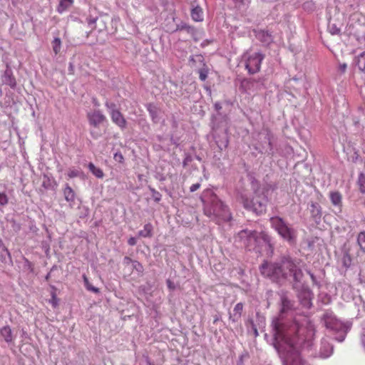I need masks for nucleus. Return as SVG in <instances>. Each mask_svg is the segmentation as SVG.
<instances>
[{
	"label": "nucleus",
	"instance_id": "2f4dec72",
	"mask_svg": "<svg viewBox=\"0 0 365 365\" xmlns=\"http://www.w3.org/2000/svg\"><path fill=\"white\" fill-rule=\"evenodd\" d=\"M246 325L247 327L248 332L250 331V328H249V326H250V329L253 333L254 336L255 337L258 336V335H259L258 330H257V327H256L255 324L254 323V321L252 319H248V320L246 322Z\"/></svg>",
	"mask_w": 365,
	"mask_h": 365
},
{
	"label": "nucleus",
	"instance_id": "9d476101",
	"mask_svg": "<svg viewBox=\"0 0 365 365\" xmlns=\"http://www.w3.org/2000/svg\"><path fill=\"white\" fill-rule=\"evenodd\" d=\"M240 87L245 91H255L264 88V78H244L240 83Z\"/></svg>",
	"mask_w": 365,
	"mask_h": 365
},
{
	"label": "nucleus",
	"instance_id": "c03bdc74",
	"mask_svg": "<svg viewBox=\"0 0 365 365\" xmlns=\"http://www.w3.org/2000/svg\"><path fill=\"white\" fill-rule=\"evenodd\" d=\"M136 242H137L136 239H135V237H130V238L128 239V245H130V246H134V245H136Z\"/></svg>",
	"mask_w": 365,
	"mask_h": 365
},
{
	"label": "nucleus",
	"instance_id": "58836bf2",
	"mask_svg": "<svg viewBox=\"0 0 365 365\" xmlns=\"http://www.w3.org/2000/svg\"><path fill=\"white\" fill-rule=\"evenodd\" d=\"M153 192V197L154 198L155 202H159L161 200V194L156 191L155 189H151Z\"/></svg>",
	"mask_w": 365,
	"mask_h": 365
},
{
	"label": "nucleus",
	"instance_id": "3c124183",
	"mask_svg": "<svg viewBox=\"0 0 365 365\" xmlns=\"http://www.w3.org/2000/svg\"><path fill=\"white\" fill-rule=\"evenodd\" d=\"M135 262L137 264V265H138V266H139V268H140V269H142V268H143L142 264H141L140 263H139V262Z\"/></svg>",
	"mask_w": 365,
	"mask_h": 365
},
{
	"label": "nucleus",
	"instance_id": "423d86ee",
	"mask_svg": "<svg viewBox=\"0 0 365 365\" xmlns=\"http://www.w3.org/2000/svg\"><path fill=\"white\" fill-rule=\"evenodd\" d=\"M256 230H242L234 236V244L236 247L242 245L249 250H255V241L257 236Z\"/></svg>",
	"mask_w": 365,
	"mask_h": 365
},
{
	"label": "nucleus",
	"instance_id": "1a4fd4ad",
	"mask_svg": "<svg viewBox=\"0 0 365 365\" xmlns=\"http://www.w3.org/2000/svg\"><path fill=\"white\" fill-rule=\"evenodd\" d=\"M294 290L297 292V297L300 304L306 309H310L312 307L313 293L309 288L303 287L302 280L301 281L300 288Z\"/></svg>",
	"mask_w": 365,
	"mask_h": 365
},
{
	"label": "nucleus",
	"instance_id": "37998d69",
	"mask_svg": "<svg viewBox=\"0 0 365 365\" xmlns=\"http://www.w3.org/2000/svg\"><path fill=\"white\" fill-rule=\"evenodd\" d=\"M200 187V183H195V184H193L190 186V192H195L197 190H198L199 188Z\"/></svg>",
	"mask_w": 365,
	"mask_h": 365
},
{
	"label": "nucleus",
	"instance_id": "f8f14e48",
	"mask_svg": "<svg viewBox=\"0 0 365 365\" xmlns=\"http://www.w3.org/2000/svg\"><path fill=\"white\" fill-rule=\"evenodd\" d=\"M260 147L256 148L259 153L267 154L268 155H273L274 150L272 145V135L267 133L261 140Z\"/></svg>",
	"mask_w": 365,
	"mask_h": 365
},
{
	"label": "nucleus",
	"instance_id": "0eeeda50",
	"mask_svg": "<svg viewBox=\"0 0 365 365\" xmlns=\"http://www.w3.org/2000/svg\"><path fill=\"white\" fill-rule=\"evenodd\" d=\"M257 236L255 241V250L261 252L263 249L268 255H272L274 252V245L272 242V237L265 232L256 231Z\"/></svg>",
	"mask_w": 365,
	"mask_h": 365
},
{
	"label": "nucleus",
	"instance_id": "412c9836",
	"mask_svg": "<svg viewBox=\"0 0 365 365\" xmlns=\"http://www.w3.org/2000/svg\"><path fill=\"white\" fill-rule=\"evenodd\" d=\"M243 307L242 302L237 303L233 309V314H230V319H232L233 322H238L241 318Z\"/></svg>",
	"mask_w": 365,
	"mask_h": 365
},
{
	"label": "nucleus",
	"instance_id": "7ed1b4c3",
	"mask_svg": "<svg viewBox=\"0 0 365 365\" xmlns=\"http://www.w3.org/2000/svg\"><path fill=\"white\" fill-rule=\"evenodd\" d=\"M322 319L327 329H330L334 334V339L342 342L351 329L352 324L349 322L344 323L339 320L331 310H326L322 317Z\"/></svg>",
	"mask_w": 365,
	"mask_h": 365
},
{
	"label": "nucleus",
	"instance_id": "f3484780",
	"mask_svg": "<svg viewBox=\"0 0 365 365\" xmlns=\"http://www.w3.org/2000/svg\"><path fill=\"white\" fill-rule=\"evenodd\" d=\"M329 198L332 205L341 208L342 207V195L339 191H334L329 193Z\"/></svg>",
	"mask_w": 365,
	"mask_h": 365
},
{
	"label": "nucleus",
	"instance_id": "4d7b16f0",
	"mask_svg": "<svg viewBox=\"0 0 365 365\" xmlns=\"http://www.w3.org/2000/svg\"><path fill=\"white\" fill-rule=\"evenodd\" d=\"M6 250L7 251L8 255H10V252L8 251V250H7V249H6Z\"/></svg>",
	"mask_w": 365,
	"mask_h": 365
},
{
	"label": "nucleus",
	"instance_id": "6e6552de",
	"mask_svg": "<svg viewBox=\"0 0 365 365\" xmlns=\"http://www.w3.org/2000/svg\"><path fill=\"white\" fill-rule=\"evenodd\" d=\"M264 55L260 52H255L248 56L245 61V68L250 74H255L259 71L261 63Z\"/></svg>",
	"mask_w": 365,
	"mask_h": 365
},
{
	"label": "nucleus",
	"instance_id": "393cba45",
	"mask_svg": "<svg viewBox=\"0 0 365 365\" xmlns=\"http://www.w3.org/2000/svg\"><path fill=\"white\" fill-rule=\"evenodd\" d=\"M88 167L89 170L96 178H103L104 173H103V170L101 168L96 167L93 163H90L88 164Z\"/></svg>",
	"mask_w": 365,
	"mask_h": 365
},
{
	"label": "nucleus",
	"instance_id": "4468645a",
	"mask_svg": "<svg viewBox=\"0 0 365 365\" xmlns=\"http://www.w3.org/2000/svg\"><path fill=\"white\" fill-rule=\"evenodd\" d=\"M308 209L310 211L312 219L316 224L319 225L322 217V210L320 205L317 202L311 201L308 204Z\"/></svg>",
	"mask_w": 365,
	"mask_h": 365
},
{
	"label": "nucleus",
	"instance_id": "bb28decb",
	"mask_svg": "<svg viewBox=\"0 0 365 365\" xmlns=\"http://www.w3.org/2000/svg\"><path fill=\"white\" fill-rule=\"evenodd\" d=\"M53 53L57 55L60 53L61 48V40L58 37H55L51 42Z\"/></svg>",
	"mask_w": 365,
	"mask_h": 365
},
{
	"label": "nucleus",
	"instance_id": "052dcab7",
	"mask_svg": "<svg viewBox=\"0 0 365 365\" xmlns=\"http://www.w3.org/2000/svg\"><path fill=\"white\" fill-rule=\"evenodd\" d=\"M139 266L135 267V269H138Z\"/></svg>",
	"mask_w": 365,
	"mask_h": 365
},
{
	"label": "nucleus",
	"instance_id": "cd10ccee",
	"mask_svg": "<svg viewBox=\"0 0 365 365\" xmlns=\"http://www.w3.org/2000/svg\"><path fill=\"white\" fill-rule=\"evenodd\" d=\"M357 185L361 193L365 194V175L360 173L358 177Z\"/></svg>",
	"mask_w": 365,
	"mask_h": 365
},
{
	"label": "nucleus",
	"instance_id": "f704fd0d",
	"mask_svg": "<svg viewBox=\"0 0 365 365\" xmlns=\"http://www.w3.org/2000/svg\"><path fill=\"white\" fill-rule=\"evenodd\" d=\"M208 71L206 68H202L199 71V78L201 81H204L207 77Z\"/></svg>",
	"mask_w": 365,
	"mask_h": 365
},
{
	"label": "nucleus",
	"instance_id": "ea45409f",
	"mask_svg": "<svg viewBox=\"0 0 365 365\" xmlns=\"http://www.w3.org/2000/svg\"><path fill=\"white\" fill-rule=\"evenodd\" d=\"M307 272L310 276L312 283L317 286H319V282L317 281L316 276L309 270H307Z\"/></svg>",
	"mask_w": 365,
	"mask_h": 365
},
{
	"label": "nucleus",
	"instance_id": "ddd939ff",
	"mask_svg": "<svg viewBox=\"0 0 365 365\" xmlns=\"http://www.w3.org/2000/svg\"><path fill=\"white\" fill-rule=\"evenodd\" d=\"M87 118L90 125L98 128L106 120V115L100 110H93L87 113Z\"/></svg>",
	"mask_w": 365,
	"mask_h": 365
},
{
	"label": "nucleus",
	"instance_id": "5701e85b",
	"mask_svg": "<svg viewBox=\"0 0 365 365\" xmlns=\"http://www.w3.org/2000/svg\"><path fill=\"white\" fill-rule=\"evenodd\" d=\"M153 225L147 223L144 225L143 230L138 232V236L142 237H151L153 236Z\"/></svg>",
	"mask_w": 365,
	"mask_h": 365
},
{
	"label": "nucleus",
	"instance_id": "a211bd4d",
	"mask_svg": "<svg viewBox=\"0 0 365 365\" xmlns=\"http://www.w3.org/2000/svg\"><path fill=\"white\" fill-rule=\"evenodd\" d=\"M65 200L68 202H73L76 198V193L72 187L66 184L65 187L63 190Z\"/></svg>",
	"mask_w": 365,
	"mask_h": 365
},
{
	"label": "nucleus",
	"instance_id": "4c0bfd02",
	"mask_svg": "<svg viewBox=\"0 0 365 365\" xmlns=\"http://www.w3.org/2000/svg\"><path fill=\"white\" fill-rule=\"evenodd\" d=\"M113 158L115 161L123 163L124 161V157L121 153H116L114 154Z\"/></svg>",
	"mask_w": 365,
	"mask_h": 365
},
{
	"label": "nucleus",
	"instance_id": "7c9ffc66",
	"mask_svg": "<svg viewBox=\"0 0 365 365\" xmlns=\"http://www.w3.org/2000/svg\"><path fill=\"white\" fill-rule=\"evenodd\" d=\"M341 261L343 266L346 268H349L351 266V257L348 251L344 252Z\"/></svg>",
	"mask_w": 365,
	"mask_h": 365
},
{
	"label": "nucleus",
	"instance_id": "20e7f679",
	"mask_svg": "<svg viewBox=\"0 0 365 365\" xmlns=\"http://www.w3.org/2000/svg\"><path fill=\"white\" fill-rule=\"evenodd\" d=\"M267 190L258 188L255 190L254 196L251 200L243 198L244 207L257 215L265 213L268 203V197L266 195Z\"/></svg>",
	"mask_w": 365,
	"mask_h": 365
},
{
	"label": "nucleus",
	"instance_id": "39448f33",
	"mask_svg": "<svg viewBox=\"0 0 365 365\" xmlns=\"http://www.w3.org/2000/svg\"><path fill=\"white\" fill-rule=\"evenodd\" d=\"M271 227L289 245H293L297 241V231L282 217L274 216L269 219Z\"/></svg>",
	"mask_w": 365,
	"mask_h": 365
},
{
	"label": "nucleus",
	"instance_id": "9b49d317",
	"mask_svg": "<svg viewBox=\"0 0 365 365\" xmlns=\"http://www.w3.org/2000/svg\"><path fill=\"white\" fill-rule=\"evenodd\" d=\"M232 9L233 14H230L235 19L242 16L247 9V4L245 0H230V9Z\"/></svg>",
	"mask_w": 365,
	"mask_h": 365
},
{
	"label": "nucleus",
	"instance_id": "bf43d9fd",
	"mask_svg": "<svg viewBox=\"0 0 365 365\" xmlns=\"http://www.w3.org/2000/svg\"><path fill=\"white\" fill-rule=\"evenodd\" d=\"M139 266L135 267V269H138Z\"/></svg>",
	"mask_w": 365,
	"mask_h": 365
},
{
	"label": "nucleus",
	"instance_id": "a878e982",
	"mask_svg": "<svg viewBox=\"0 0 365 365\" xmlns=\"http://www.w3.org/2000/svg\"><path fill=\"white\" fill-rule=\"evenodd\" d=\"M52 291L51 292V298L48 302L51 304L53 308H56L58 306L59 299L56 295V288L54 286L51 287Z\"/></svg>",
	"mask_w": 365,
	"mask_h": 365
},
{
	"label": "nucleus",
	"instance_id": "4be33fe9",
	"mask_svg": "<svg viewBox=\"0 0 365 365\" xmlns=\"http://www.w3.org/2000/svg\"><path fill=\"white\" fill-rule=\"evenodd\" d=\"M0 336H1L7 343H11L14 340L11 329L9 326H5L0 329Z\"/></svg>",
	"mask_w": 365,
	"mask_h": 365
},
{
	"label": "nucleus",
	"instance_id": "49530a36",
	"mask_svg": "<svg viewBox=\"0 0 365 365\" xmlns=\"http://www.w3.org/2000/svg\"><path fill=\"white\" fill-rule=\"evenodd\" d=\"M242 358L243 355H241L239 358V360L237 361V365H243Z\"/></svg>",
	"mask_w": 365,
	"mask_h": 365
},
{
	"label": "nucleus",
	"instance_id": "f03ea898",
	"mask_svg": "<svg viewBox=\"0 0 365 365\" xmlns=\"http://www.w3.org/2000/svg\"><path fill=\"white\" fill-rule=\"evenodd\" d=\"M259 269L263 277L279 286L289 281L293 289L300 288L304 277L302 270L289 256H282L276 262L264 261Z\"/></svg>",
	"mask_w": 365,
	"mask_h": 365
},
{
	"label": "nucleus",
	"instance_id": "09e8293b",
	"mask_svg": "<svg viewBox=\"0 0 365 365\" xmlns=\"http://www.w3.org/2000/svg\"><path fill=\"white\" fill-rule=\"evenodd\" d=\"M10 86H11V87H14V86H16V82H15V81H14V80H13V81H12V82H11Z\"/></svg>",
	"mask_w": 365,
	"mask_h": 365
},
{
	"label": "nucleus",
	"instance_id": "5fc2aeb1",
	"mask_svg": "<svg viewBox=\"0 0 365 365\" xmlns=\"http://www.w3.org/2000/svg\"><path fill=\"white\" fill-rule=\"evenodd\" d=\"M215 107L217 109H218V108H220V106H217V104H215Z\"/></svg>",
	"mask_w": 365,
	"mask_h": 365
},
{
	"label": "nucleus",
	"instance_id": "dca6fc26",
	"mask_svg": "<svg viewBox=\"0 0 365 365\" xmlns=\"http://www.w3.org/2000/svg\"><path fill=\"white\" fill-rule=\"evenodd\" d=\"M334 346L327 340L323 339L321 342L319 355L322 358H327L333 352Z\"/></svg>",
	"mask_w": 365,
	"mask_h": 365
},
{
	"label": "nucleus",
	"instance_id": "c85d7f7f",
	"mask_svg": "<svg viewBox=\"0 0 365 365\" xmlns=\"http://www.w3.org/2000/svg\"><path fill=\"white\" fill-rule=\"evenodd\" d=\"M83 279L84 284L88 291H91V292H92L93 293H96V294L100 292V289L98 288L93 287L89 282V280H88V277H86V275L83 274Z\"/></svg>",
	"mask_w": 365,
	"mask_h": 365
},
{
	"label": "nucleus",
	"instance_id": "8fccbe9b",
	"mask_svg": "<svg viewBox=\"0 0 365 365\" xmlns=\"http://www.w3.org/2000/svg\"><path fill=\"white\" fill-rule=\"evenodd\" d=\"M168 287H169V288L173 289L171 282H170V280H168Z\"/></svg>",
	"mask_w": 365,
	"mask_h": 365
},
{
	"label": "nucleus",
	"instance_id": "f257e3e1",
	"mask_svg": "<svg viewBox=\"0 0 365 365\" xmlns=\"http://www.w3.org/2000/svg\"><path fill=\"white\" fill-rule=\"evenodd\" d=\"M279 312L272 321V345L284 365H296L301 361V352L312 346V332L300 326L294 317L295 302L287 292L281 291Z\"/></svg>",
	"mask_w": 365,
	"mask_h": 365
},
{
	"label": "nucleus",
	"instance_id": "473e14b6",
	"mask_svg": "<svg viewBox=\"0 0 365 365\" xmlns=\"http://www.w3.org/2000/svg\"><path fill=\"white\" fill-rule=\"evenodd\" d=\"M230 274L232 276L239 275V279L242 281V282H244V279H242V277L244 275V270L241 267L233 268L230 272Z\"/></svg>",
	"mask_w": 365,
	"mask_h": 365
},
{
	"label": "nucleus",
	"instance_id": "aec40b11",
	"mask_svg": "<svg viewBox=\"0 0 365 365\" xmlns=\"http://www.w3.org/2000/svg\"><path fill=\"white\" fill-rule=\"evenodd\" d=\"M191 17L195 21H203V10L199 6H193L190 12Z\"/></svg>",
	"mask_w": 365,
	"mask_h": 365
},
{
	"label": "nucleus",
	"instance_id": "a18cd8bd",
	"mask_svg": "<svg viewBox=\"0 0 365 365\" xmlns=\"http://www.w3.org/2000/svg\"><path fill=\"white\" fill-rule=\"evenodd\" d=\"M346 67H347L346 63H342V64H340V66H339V70H340L342 73H344V72L346 71Z\"/></svg>",
	"mask_w": 365,
	"mask_h": 365
},
{
	"label": "nucleus",
	"instance_id": "2eb2a0df",
	"mask_svg": "<svg viewBox=\"0 0 365 365\" xmlns=\"http://www.w3.org/2000/svg\"><path fill=\"white\" fill-rule=\"evenodd\" d=\"M110 115L113 123L118 125L121 130L126 128L127 121L118 109L113 108L110 112Z\"/></svg>",
	"mask_w": 365,
	"mask_h": 365
},
{
	"label": "nucleus",
	"instance_id": "e2e57ef3",
	"mask_svg": "<svg viewBox=\"0 0 365 365\" xmlns=\"http://www.w3.org/2000/svg\"><path fill=\"white\" fill-rule=\"evenodd\" d=\"M197 365H200V364H197Z\"/></svg>",
	"mask_w": 365,
	"mask_h": 365
},
{
	"label": "nucleus",
	"instance_id": "79ce46f5",
	"mask_svg": "<svg viewBox=\"0 0 365 365\" xmlns=\"http://www.w3.org/2000/svg\"><path fill=\"white\" fill-rule=\"evenodd\" d=\"M256 317H257V321L259 325L264 324L265 318H264V317L261 315L259 312L256 313Z\"/></svg>",
	"mask_w": 365,
	"mask_h": 365
},
{
	"label": "nucleus",
	"instance_id": "603ef678",
	"mask_svg": "<svg viewBox=\"0 0 365 365\" xmlns=\"http://www.w3.org/2000/svg\"><path fill=\"white\" fill-rule=\"evenodd\" d=\"M91 135H92V136H93V138H97L98 137V135H94V134H93V132H91Z\"/></svg>",
	"mask_w": 365,
	"mask_h": 365
},
{
	"label": "nucleus",
	"instance_id": "680f3d73",
	"mask_svg": "<svg viewBox=\"0 0 365 365\" xmlns=\"http://www.w3.org/2000/svg\"><path fill=\"white\" fill-rule=\"evenodd\" d=\"M240 331H242V327L240 326Z\"/></svg>",
	"mask_w": 365,
	"mask_h": 365
},
{
	"label": "nucleus",
	"instance_id": "72a5a7b5",
	"mask_svg": "<svg viewBox=\"0 0 365 365\" xmlns=\"http://www.w3.org/2000/svg\"><path fill=\"white\" fill-rule=\"evenodd\" d=\"M328 29L329 32L332 35H339L341 33V29L337 27V26L335 24H329Z\"/></svg>",
	"mask_w": 365,
	"mask_h": 365
},
{
	"label": "nucleus",
	"instance_id": "6e6d98bb",
	"mask_svg": "<svg viewBox=\"0 0 365 365\" xmlns=\"http://www.w3.org/2000/svg\"><path fill=\"white\" fill-rule=\"evenodd\" d=\"M215 107L217 109H218V108H220V106H217V104H215Z\"/></svg>",
	"mask_w": 365,
	"mask_h": 365
},
{
	"label": "nucleus",
	"instance_id": "c9c22d12",
	"mask_svg": "<svg viewBox=\"0 0 365 365\" xmlns=\"http://www.w3.org/2000/svg\"><path fill=\"white\" fill-rule=\"evenodd\" d=\"M9 199L6 193L0 192V205H5L8 203Z\"/></svg>",
	"mask_w": 365,
	"mask_h": 365
},
{
	"label": "nucleus",
	"instance_id": "864d4df0",
	"mask_svg": "<svg viewBox=\"0 0 365 365\" xmlns=\"http://www.w3.org/2000/svg\"><path fill=\"white\" fill-rule=\"evenodd\" d=\"M125 260H127L128 262L131 261L130 258H129L128 257H125Z\"/></svg>",
	"mask_w": 365,
	"mask_h": 365
},
{
	"label": "nucleus",
	"instance_id": "e433bc0d",
	"mask_svg": "<svg viewBox=\"0 0 365 365\" xmlns=\"http://www.w3.org/2000/svg\"><path fill=\"white\" fill-rule=\"evenodd\" d=\"M178 30H185L187 33H192L195 30L194 27L188 25H182L180 27L178 26Z\"/></svg>",
	"mask_w": 365,
	"mask_h": 365
},
{
	"label": "nucleus",
	"instance_id": "de8ad7c7",
	"mask_svg": "<svg viewBox=\"0 0 365 365\" xmlns=\"http://www.w3.org/2000/svg\"><path fill=\"white\" fill-rule=\"evenodd\" d=\"M361 344H362L363 346H364V349H365V335H363V336H361Z\"/></svg>",
	"mask_w": 365,
	"mask_h": 365
},
{
	"label": "nucleus",
	"instance_id": "13d9d810",
	"mask_svg": "<svg viewBox=\"0 0 365 365\" xmlns=\"http://www.w3.org/2000/svg\"><path fill=\"white\" fill-rule=\"evenodd\" d=\"M229 220H230V222L232 220V217L230 215V217H229Z\"/></svg>",
	"mask_w": 365,
	"mask_h": 365
},
{
	"label": "nucleus",
	"instance_id": "c756f323",
	"mask_svg": "<svg viewBox=\"0 0 365 365\" xmlns=\"http://www.w3.org/2000/svg\"><path fill=\"white\" fill-rule=\"evenodd\" d=\"M357 243L360 250L365 252V231L359 232L357 237Z\"/></svg>",
	"mask_w": 365,
	"mask_h": 365
},
{
	"label": "nucleus",
	"instance_id": "b1692460",
	"mask_svg": "<svg viewBox=\"0 0 365 365\" xmlns=\"http://www.w3.org/2000/svg\"><path fill=\"white\" fill-rule=\"evenodd\" d=\"M73 1L74 0H61L57 7V11L62 14L73 5Z\"/></svg>",
	"mask_w": 365,
	"mask_h": 365
},
{
	"label": "nucleus",
	"instance_id": "a19ab883",
	"mask_svg": "<svg viewBox=\"0 0 365 365\" xmlns=\"http://www.w3.org/2000/svg\"><path fill=\"white\" fill-rule=\"evenodd\" d=\"M79 175V173L78 170H70L68 173H67V175H68V178H76L78 177Z\"/></svg>",
	"mask_w": 365,
	"mask_h": 365
},
{
	"label": "nucleus",
	"instance_id": "6ab92c4d",
	"mask_svg": "<svg viewBox=\"0 0 365 365\" xmlns=\"http://www.w3.org/2000/svg\"><path fill=\"white\" fill-rule=\"evenodd\" d=\"M256 37L259 41L265 45H268L272 40L271 34L268 31L262 30L257 32Z\"/></svg>",
	"mask_w": 365,
	"mask_h": 365
}]
</instances>
